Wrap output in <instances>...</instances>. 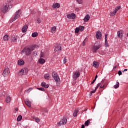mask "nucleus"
Listing matches in <instances>:
<instances>
[{
	"mask_svg": "<svg viewBox=\"0 0 128 128\" xmlns=\"http://www.w3.org/2000/svg\"><path fill=\"white\" fill-rule=\"evenodd\" d=\"M12 8V4H8V3H5L4 5L1 8V10L2 12H6L8 10V8Z\"/></svg>",
	"mask_w": 128,
	"mask_h": 128,
	"instance_id": "nucleus-1",
	"label": "nucleus"
},
{
	"mask_svg": "<svg viewBox=\"0 0 128 128\" xmlns=\"http://www.w3.org/2000/svg\"><path fill=\"white\" fill-rule=\"evenodd\" d=\"M33 50L34 49L30 47H25L22 50V52H24L26 56H30L32 54V52Z\"/></svg>",
	"mask_w": 128,
	"mask_h": 128,
	"instance_id": "nucleus-2",
	"label": "nucleus"
},
{
	"mask_svg": "<svg viewBox=\"0 0 128 128\" xmlns=\"http://www.w3.org/2000/svg\"><path fill=\"white\" fill-rule=\"evenodd\" d=\"M22 10H18L15 14L14 17L12 19L10 22H14L16 20H18L20 16Z\"/></svg>",
	"mask_w": 128,
	"mask_h": 128,
	"instance_id": "nucleus-3",
	"label": "nucleus"
},
{
	"mask_svg": "<svg viewBox=\"0 0 128 128\" xmlns=\"http://www.w3.org/2000/svg\"><path fill=\"white\" fill-rule=\"evenodd\" d=\"M52 76L53 77L56 82H60V77H58V73H56V72H52Z\"/></svg>",
	"mask_w": 128,
	"mask_h": 128,
	"instance_id": "nucleus-4",
	"label": "nucleus"
},
{
	"mask_svg": "<svg viewBox=\"0 0 128 128\" xmlns=\"http://www.w3.org/2000/svg\"><path fill=\"white\" fill-rule=\"evenodd\" d=\"M68 122V119L66 117L64 116L60 121L58 123V126H64Z\"/></svg>",
	"mask_w": 128,
	"mask_h": 128,
	"instance_id": "nucleus-5",
	"label": "nucleus"
},
{
	"mask_svg": "<svg viewBox=\"0 0 128 128\" xmlns=\"http://www.w3.org/2000/svg\"><path fill=\"white\" fill-rule=\"evenodd\" d=\"M10 72V68H7L4 69L2 72V76L4 78H6V76H8Z\"/></svg>",
	"mask_w": 128,
	"mask_h": 128,
	"instance_id": "nucleus-6",
	"label": "nucleus"
},
{
	"mask_svg": "<svg viewBox=\"0 0 128 128\" xmlns=\"http://www.w3.org/2000/svg\"><path fill=\"white\" fill-rule=\"evenodd\" d=\"M80 72L78 71L74 72H73L72 78L74 80H76V78H80Z\"/></svg>",
	"mask_w": 128,
	"mask_h": 128,
	"instance_id": "nucleus-7",
	"label": "nucleus"
},
{
	"mask_svg": "<svg viewBox=\"0 0 128 128\" xmlns=\"http://www.w3.org/2000/svg\"><path fill=\"white\" fill-rule=\"evenodd\" d=\"M100 48V45L98 44L96 46L94 44L92 47L93 52H96Z\"/></svg>",
	"mask_w": 128,
	"mask_h": 128,
	"instance_id": "nucleus-8",
	"label": "nucleus"
},
{
	"mask_svg": "<svg viewBox=\"0 0 128 128\" xmlns=\"http://www.w3.org/2000/svg\"><path fill=\"white\" fill-rule=\"evenodd\" d=\"M68 18L69 20H74L76 18V14L74 13H72L71 14H67Z\"/></svg>",
	"mask_w": 128,
	"mask_h": 128,
	"instance_id": "nucleus-9",
	"label": "nucleus"
},
{
	"mask_svg": "<svg viewBox=\"0 0 128 128\" xmlns=\"http://www.w3.org/2000/svg\"><path fill=\"white\" fill-rule=\"evenodd\" d=\"M58 50H62V46L60 44H57L55 46L54 51L58 52Z\"/></svg>",
	"mask_w": 128,
	"mask_h": 128,
	"instance_id": "nucleus-10",
	"label": "nucleus"
},
{
	"mask_svg": "<svg viewBox=\"0 0 128 128\" xmlns=\"http://www.w3.org/2000/svg\"><path fill=\"white\" fill-rule=\"evenodd\" d=\"M102 32H100V31H98L96 32V38H97V40H100L102 38Z\"/></svg>",
	"mask_w": 128,
	"mask_h": 128,
	"instance_id": "nucleus-11",
	"label": "nucleus"
},
{
	"mask_svg": "<svg viewBox=\"0 0 128 128\" xmlns=\"http://www.w3.org/2000/svg\"><path fill=\"white\" fill-rule=\"evenodd\" d=\"M118 36L120 38H122L124 37V31L120 30L118 32Z\"/></svg>",
	"mask_w": 128,
	"mask_h": 128,
	"instance_id": "nucleus-12",
	"label": "nucleus"
},
{
	"mask_svg": "<svg viewBox=\"0 0 128 128\" xmlns=\"http://www.w3.org/2000/svg\"><path fill=\"white\" fill-rule=\"evenodd\" d=\"M52 8H60V5L58 3H54Z\"/></svg>",
	"mask_w": 128,
	"mask_h": 128,
	"instance_id": "nucleus-13",
	"label": "nucleus"
},
{
	"mask_svg": "<svg viewBox=\"0 0 128 128\" xmlns=\"http://www.w3.org/2000/svg\"><path fill=\"white\" fill-rule=\"evenodd\" d=\"M28 28V26L26 24H25L22 28V32H23V34H24V32H26Z\"/></svg>",
	"mask_w": 128,
	"mask_h": 128,
	"instance_id": "nucleus-14",
	"label": "nucleus"
},
{
	"mask_svg": "<svg viewBox=\"0 0 128 128\" xmlns=\"http://www.w3.org/2000/svg\"><path fill=\"white\" fill-rule=\"evenodd\" d=\"M25 104H26V106H29V108H30V106H32L31 104V102H30V100H28V99H26L25 100Z\"/></svg>",
	"mask_w": 128,
	"mask_h": 128,
	"instance_id": "nucleus-15",
	"label": "nucleus"
},
{
	"mask_svg": "<svg viewBox=\"0 0 128 128\" xmlns=\"http://www.w3.org/2000/svg\"><path fill=\"white\" fill-rule=\"evenodd\" d=\"M90 15L86 14L84 18V20L86 22H88V20H90Z\"/></svg>",
	"mask_w": 128,
	"mask_h": 128,
	"instance_id": "nucleus-16",
	"label": "nucleus"
},
{
	"mask_svg": "<svg viewBox=\"0 0 128 128\" xmlns=\"http://www.w3.org/2000/svg\"><path fill=\"white\" fill-rule=\"evenodd\" d=\"M18 40V37L16 36H12L11 37V42H16Z\"/></svg>",
	"mask_w": 128,
	"mask_h": 128,
	"instance_id": "nucleus-17",
	"label": "nucleus"
},
{
	"mask_svg": "<svg viewBox=\"0 0 128 128\" xmlns=\"http://www.w3.org/2000/svg\"><path fill=\"white\" fill-rule=\"evenodd\" d=\"M18 66H24V61L22 60H20L18 62Z\"/></svg>",
	"mask_w": 128,
	"mask_h": 128,
	"instance_id": "nucleus-18",
	"label": "nucleus"
},
{
	"mask_svg": "<svg viewBox=\"0 0 128 128\" xmlns=\"http://www.w3.org/2000/svg\"><path fill=\"white\" fill-rule=\"evenodd\" d=\"M56 32V26H54L53 27H52L50 32H52V34H54Z\"/></svg>",
	"mask_w": 128,
	"mask_h": 128,
	"instance_id": "nucleus-19",
	"label": "nucleus"
},
{
	"mask_svg": "<svg viewBox=\"0 0 128 128\" xmlns=\"http://www.w3.org/2000/svg\"><path fill=\"white\" fill-rule=\"evenodd\" d=\"M100 64V63L98 62H93V66H94L96 68H98V66Z\"/></svg>",
	"mask_w": 128,
	"mask_h": 128,
	"instance_id": "nucleus-20",
	"label": "nucleus"
},
{
	"mask_svg": "<svg viewBox=\"0 0 128 128\" xmlns=\"http://www.w3.org/2000/svg\"><path fill=\"white\" fill-rule=\"evenodd\" d=\"M108 38V34H106L105 35V46L106 48H107V46H108V40H106Z\"/></svg>",
	"mask_w": 128,
	"mask_h": 128,
	"instance_id": "nucleus-21",
	"label": "nucleus"
},
{
	"mask_svg": "<svg viewBox=\"0 0 128 128\" xmlns=\"http://www.w3.org/2000/svg\"><path fill=\"white\" fill-rule=\"evenodd\" d=\"M78 112H80L78 110H75L73 114V116H74V118H76V116H78Z\"/></svg>",
	"mask_w": 128,
	"mask_h": 128,
	"instance_id": "nucleus-22",
	"label": "nucleus"
},
{
	"mask_svg": "<svg viewBox=\"0 0 128 128\" xmlns=\"http://www.w3.org/2000/svg\"><path fill=\"white\" fill-rule=\"evenodd\" d=\"M8 38H10V36H8V34H6L3 38V40L4 42H7V40H8Z\"/></svg>",
	"mask_w": 128,
	"mask_h": 128,
	"instance_id": "nucleus-23",
	"label": "nucleus"
},
{
	"mask_svg": "<svg viewBox=\"0 0 128 128\" xmlns=\"http://www.w3.org/2000/svg\"><path fill=\"white\" fill-rule=\"evenodd\" d=\"M38 62L40 64H44L46 62V60L42 58H40Z\"/></svg>",
	"mask_w": 128,
	"mask_h": 128,
	"instance_id": "nucleus-24",
	"label": "nucleus"
},
{
	"mask_svg": "<svg viewBox=\"0 0 128 128\" xmlns=\"http://www.w3.org/2000/svg\"><path fill=\"white\" fill-rule=\"evenodd\" d=\"M90 120H87L84 122V126H88V125L90 124Z\"/></svg>",
	"mask_w": 128,
	"mask_h": 128,
	"instance_id": "nucleus-25",
	"label": "nucleus"
},
{
	"mask_svg": "<svg viewBox=\"0 0 128 128\" xmlns=\"http://www.w3.org/2000/svg\"><path fill=\"white\" fill-rule=\"evenodd\" d=\"M6 102L7 104L10 102V97L7 96L6 98Z\"/></svg>",
	"mask_w": 128,
	"mask_h": 128,
	"instance_id": "nucleus-26",
	"label": "nucleus"
},
{
	"mask_svg": "<svg viewBox=\"0 0 128 128\" xmlns=\"http://www.w3.org/2000/svg\"><path fill=\"white\" fill-rule=\"evenodd\" d=\"M120 8H122V6H116L115 9H114V11L116 12H118V10H120Z\"/></svg>",
	"mask_w": 128,
	"mask_h": 128,
	"instance_id": "nucleus-27",
	"label": "nucleus"
},
{
	"mask_svg": "<svg viewBox=\"0 0 128 128\" xmlns=\"http://www.w3.org/2000/svg\"><path fill=\"white\" fill-rule=\"evenodd\" d=\"M32 38H36V36H38V34L36 32H34L32 34Z\"/></svg>",
	"mask_w": 128,
	"mask_h": 128,
	"instance_id": "nucleus-28",
	"label": "nucleus"
},
{
	"mask_svg": "<svg viewBox=\"0 0 128 128\" xmlns=\"http://www.w3.org/2000/svg\"><path fill=\"white\" fill-rule=\"evenodd\" d=\"M100 84H104V80H102L100 83H98L97 84V86L96 87V90H98V86H100Z\"/></svg>",
	"mask_w": 128,
	"mask_h": 128,
	"instance_id": "nucleus-29",
	"label": "nucleus"
},
{
	"mask_svg": "<svg viewBox=\"0 0 128 128\" xmlns=\"http://www.w3.org/2000/svg\"><path fill=\"white\" fill-rule=\"evenodd\" d=\"M50 78V74H46L44 76V78L45 80H48V78Z\"/></svg>",
	"mask_w": 128,
	"mask_h": 128,
	"instance_id": "nucleus-30",
	"label": "nucleus"
},
{
	"mask_svg": "<svg viewBox=\"0 0 128 128\" xmlns=\"http://www.w3.org/2000/svg\"><path fill=\"white\" fill-rule=\"evenodd\" d=\"M116 12L114 10V12H110V16H116Z\"/></svg>",
	"mask_w": 128,
	"mask_h": 128,
	"instance_id": "nucleus-31",
	"label": "nucleus"
},
{
	"mask_svg": "<svg viewBox=\"0 0 128 128\" xmlns=\"http://www.w3.org/2000/svg\"><path fill=\"white\" fill-rule=\"evenodd\" d=\"M79 30H80V32H82L84 30V26H80L78 28Z\"/></svg>",
	"mask_w": 128,
	"mask_h": 128,
	"instance_id": "nucleus-32",
	"label": "nucleus"
},
{
	"mask_svg": "<svg viewBox=\"0 0 128 128\" xmlns=\"http://www.w3.org/2000/svg\"><path fill=\"white\" fill-rule=\"evenodd\" d=\"M22 116L20 115L17 118V120L18 122H20V120H22Z\"/></svg>",
	"mask_w": 128,
	"mask_h": 128,
	"instance_id": "nucleus-33",
	"label": "nucleus"
},
{
	"mask_svg": "<svg viewBox=\"0 0 128 128\" xmlns=\"http://www.w3.org/2000/svg\"><path fill=\"white\" fill-rule=\"evenodd\" d=\"M24 74V69H22L20 71V76H22Z\"/></svg>",
	"mask_w": 128,
	"mask_h": 128,
	"instance_id": "nucleus-34",
	"label": "nucleus"
},
{
	"mask_svg": "<svg viewBox=\"0 0 128 128\" xmlns=\"http://www.w3.org/2000/svg\"><path fill=\"white\" fill-rule=\"evenodd\" d=\"M120 86V83L118 82H117L116 84V85L114 86V88H118Z\"/></svg>",
	"mask_w": 128,
	"mask_h": 128,
	"instance_id": "nucleus-35",
	"label": "nucleus"
},
{
	"mask_svg": "<svg viewBox=\"0 0 128 128\" xmlns=\"http://www.w3.org/2000/svg\"><path fill=\"white\" fill-rule=\"evenodd\" d=\"M86 40H88V38H85L84 40L82 42V46H86Z\"/></svg>",
	"mask_w": 128,
	"mask_h": 128,
	"instance_id": "nucleus-36",
	"label": "nucleus"
},
{
	"mask_svg": "<svg viewBox=\"0 0 128 128\" xmlns=\"http://www.w3.org/2000/svg\"><path fill=\"white\" fill-rule=\"evenodd\" d=\"M78 32H80V29L78 28H76L75 29L74 32L75 34H78Z\"/></svg>",
	"mask_w": 128,
	"mask_h": 128,
	"instance_id": "nucleus-37",
	"label": "nucleus"
},
{
	"mask_svg": "<svg viewBox=\"0 0 128 128\" xmlns=\"http://www.w3.org/2000/svg\"><path fill=\"white\" fill-rule=\"evenodd\" d=\"M8 2V4L10 5V4H12V0H7Z\"/></svg>",
	"mask_w": 128,
	"mask_h": 128,
	"instance_id": "nucleus-38",
	"label": "nucleus"
},
{
	"mask_svg": "<svg viewBox=\"0 0 128 128\" xmlns=\"http://www.w3.org/2000/svg\"><path fill=\"white\" fill-rule=\"evenodd\" d=\"M39 90H42V92H44V88H38Z\"/></svg>",
	"mask_w": 128,
	"mask_h": 128,
	"instance_id": "nucleus-39",
	"label": "nucleus"
},
{
	"mask_svg": "<svg viewBox=\"0 0 128 128\" xmlns=\"http://www.w3.org/2000/svg\"><path fill=\"white\" fill-rule=\"evenodd\" d=\"M37 22L38 24H40L42 22V20L40 18H38L37 19Z\"/></svg>",
	"mask_w": 128,
	"mask_h": 128,
	"instance_id": "nucleus-40",
	"label": "nucleus"
},
{
	"mask_svg": "<svg viewBox=\"0 0 128 128\" xmlns=\"http://www.w3.org/2000/svg\"><path fill=\"white\" fill-rule=\"evenodd\" d=\"M96 88H95V90H92L90 92V96H92V94H94V92H96Z\"/></svg>",
	"mask_w": 128,
	"mask_h": 128,
	"instance_id": "nucleus-41",
	"label": "nucleus"
},
{
	"mask_svg": "<svg viewBox=\"0 0 128 128\" xmlns=\"http://www.w3.org/2000/svg\"><path fill=\"white\" fill-rule=\"evenodd\" d=\"M35 121L36 122H40V118H35Z\"/></svg>",
	"mask_w": 128,
	"mask_h": 128,
	"instance_id": "nucleus-42",
	"label": "nucleus"
},
{
	"mask_svg": "<svg viewBox=\"0 0 128 128\" xmlns=\"http://www.w3.org/2000/svg\"><path fill=\"white\" fill-rule=\"evenodd\" d=\"M106 84H104L103 86H100V88H106Z\"/></svg>",
	"mask_w": 128,
	"mask_h": 128,
	"instance_id": "nucleus-43",
	"label": "nucleus"
},
{
	"mask_svg": "<svg viewBox=\"0 0 128 128\" xmlns=\"http://www.w3.org/2000/svg\"><path fill=\"white\" fill-rule=\"evenodd\" d=\"M76 2H78L79 4H82V0H76Z\"/></svg>",
	"mask_w": 128,
	"mask_h": 128,
	"instance_id": "nucleus-44",
	"label": "nucleus"
},
{
	"mask_svg": "<svg viewBox=\"0 0 128 128\" xmlns=\"http://www.w3.org/2000/svg\"><path fill=\"white\" fill-rule=\"evenodd\" d=\"M63 62H64V64H66V62H67L66 59V57H64L63 60Z\"/></svg>",
	"mask_w": 128,
	"mask_h": 128,
	"instance_id": "nucleus-45",
	"label": "nucleus"
},
{
	"mask_svg": "<svg viewBox=\"0 0 128 128\" xmlns=\"http://www.w3.org/2000/svg\"><path fill=\"white\" fill-rule=\"evenodd\" d=\"M32 88H30L29 89H28L27 90H26V92H32Z\"/></svg>",
	"mask_w": 128,
	"mask_h": 128,
	"instance_id": "nucleus-46",
	"label": "nucleus"
},
{
	"mask_svg": "<svg viewBox=\"0 0 128 128\" xmlns=\"http://www.w3.org/2000/svg\"><path fill=\"white\" fill-rule=\"evenodd\" d=\"M46 84L44 82H42V86H43L44 88V86H46Z\"/></svg>",
	"mask_w": 128,
	"mask_h": 128,
	"instance_id": "nucleus-47",
	"label": "nucleus"
},
{
	"mask_svg": "<svg viewBox=\"0 0 128 128\" xmlns=\"http://www.w3.org/2000/svg\"><path fill=\"white\" fill-rule=\"evenodd\" d=\"M37 54H38V52H33V55H34V56H37Z\"/></svg>",
	"mask_w": 128,
	"mask_h": 128,
	"instance_id": "nucleus-48",
	"label": "nucleus"
},
{
	"mask_svg": "<svg viewBox=\"0 0 128 128\" xmlns=\"http://www.w3.org/2000/svg\"><path fill=\"white\" fill-rule=\"evenodd\" d=\"M48 86H50V85H48V84H45V86H44V88H48Z\"/></svg>",
	"mask_w": 128,
	"mask_h": 128,
	"instance_id": "nucleus-49",
	"label": "nucleus"
},
{
	"mask_svg": "<svg viewBox=\"0 0 128 128\" xmlns=\"http://www.w3.org/2000/svg\"><path fill=\"white\" fill-rule=\"evenodd\" d=\"M122 71H120V70H119L118 72V74L119 75V76H122Z\"/></svg>",
	"mask_w": 128,
	"mask_h": 128,
	"instance_id": "nucleus-50",
	"label": "nucleus"
},
{
	"mask_svg": "<svg viewBox=\"0 0 128 128\" xmlns=\"http://www.w3.org/2000/svg\"><path fill=\"white\" fill-rule=\"evenodd\" d=\"M75 10H76V12H79V10H80V8H76Z\"/></svg>",
	"mask_w": 128,
	"mask_h": 128,
	"instance_id": "nucleus-51",
	"label": "nucleus"
},
{
	"mask_svg": "<svg viewBox=\"0 0 128 128\" xmlns=\"http://www.w3.org/2000/svg\"><path fill=\"white\" fill-rule=\"evenodd\" d=\"M96 79H94V80H93V81L92 82V84H94V82H96Z\"/></svg>",
	"mask_w": 128,
	"mask_h": 128,
	"instance_id": "nucleus-52",
	"label": "nucleus"
},
{
	"mask_svg": "<svg viewBox=\"0 0 128 128\" xmlns=\"http://www.w3.org/2000/svg\"><path fill=\"white\" fill-rule=\"evenodd\" d=\"M44 110L45 112H48V110H46V109L44 108Z\"/></svg>",
	"mask_w": 128,
	"mask_h": 128,
	"instance_id": "nucleus-53",
	"label": "nucleus"
},
{
	"mask_svg": "<svg viewBox=\"0 0 128 128\" xmlns=\"http://www.w3.org/2000/svg\"><path fill=\"white\" fill-rule=\"evenodd\" d=\"M128 72V69H124L123 72Z\"/></svg>",
	"mask_w": 128,
	"mask_h": 128,
	"instance_id": "nucleus-54",
	"label": "nucleus"
},
{
	"mask_svg": "<svg viewBox=\"0 0 128 128\" xmlns=\"http://www.w3.org/2000/svg\"><path fill=\"white\" fill-rule=\"evenodd\" d=\"M96 78H98V75H96V76H95V80H96Z\"/></svg>",
	"mask_w": 128,
	"mask_h": 128,
	"instance_id": "nucleus-55",
	"label": "nucleus"
},
{
	"mask_svg": "<svg viewBox=\"0 0 128 128\" xmlns=\"http://www.w3.org/2000/svg\"><path fill=\"white\" fill-rule=\"evenodd\" d=\"M15 110H16V112H18V108H15Z\"/></svg>",
	"mask_w": 128,
	"mask_h": 128,
	"instance_id": "nucleus-56",
	"label": "nucleus"
},
{
	"mask_svg": "<svg viewBox=\"0 0 128 128\" xmlns=\"http://www.w3.org/2000/svg\"><path fill=\"white\" fill-rule=\"evenodd\" d=\"M81 128H84V125H82Z\"/></svg>",
	"mask_w": 128,
	"mask_h": 128,
	"instance_id": "nucleus-57",
	"label": "nucleus"
}]
</instances>
